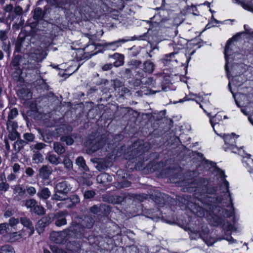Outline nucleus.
<instances>
[{
	"label": "nucleus",
	"mask_w": 253,
	"mask_h": 253,
	"mask_svg": "<svg viewBox=\"0 0 253 253\" xmlns=\"http://www.w3.org/2000/svg\"><path fill=\"white\" fill-rule=\"evenodd\" d=\"M225 176L224 172L222 170V187L224 186L226 190L224 199L222 198V201H224L222 202V217L229 218V219H222V230H226L228 232V235L222 237V239L233 243L235 240L230 236L231 232L236 231L237 227L234 225L235 223V209L229 190V182L225 179Z\"/></svg>",
	"instance_id": "1"
},
{
	"label": "nucleus",
	"mask_w": 253,
	"mask_h": 253,
	"mask_svg": "<svg viewBox=\"0 0 253 253\" xmlns=\"http://www.w3.org/2000/svg\"><path fill=\"white\" fill-rule=\"evenodd\" d=\"M72 233V230H66L62 232H53L50 234V238L52 241L56 243H63L69 238V236L71 235Z\"/></svg>",
	"instance_id": "2"
},
{
	"label": "nucleus",
	"mask_w": 253,
	"mask_h": 253,
	"mask_svg": "<svg viewBox=\"0 0 253 253\" xmlns=\"http://www.w3.org/2000/svg\"><path fill=\"white\" fill-rule=\"evenodd\" d=\"M17 127V125L12 121H9L7 122V129L9 132L8 135L9 138L13 141L19 137V133L16 130Z\"/></svg>",
	"instance_id": "3"
},
{
	"label": "nucleus",
	"mask_w": 253,
	"mask_h": 253,
	"mask_svg": "<svg viewBox=\"0 0 253 253\" xmlns=\"http://www.w3.org/2000/svg\"><path fill=\"white\" fill-rule=\"evenodd\" d=\"M244 33V32H240L236 34L234 36H233L231 39L229 40L227 42V43L225 46V50H224V56L226 60H227V57L230 55V51L231 49L232 42L233 41H237L238 39L241 37V35Z\"/></svg>",
	"instance_id": "4"
},
{
	"label": "nucleus",
	"mask_w": 253,
	"mask_h": 253,
	"mask_svg": "<svg viewBox=\"0 0 253 253\" xmlns=\"http://www.w3.org/2000/svg\"><path fill=\"white\" fill-rule=\"evenodd\" d=\"M220 118L219 115L216 114L210 119L211 123L214 132L219 136L220 135L219 132L221 130V126L219 123Z\"/></svg>",
	"instance_id": "5"
},
{
	"label": "nucleus",
	"mask_w": 253,
	"mask_h": 253,
	"mask_svg": "<svg viewBox=\"0 0 253 253\" xmlns=\"http://www.w3.org/2000/svg\"><path fill=\"white\" fill-rule=\"evenodd\" d=\"M20 221L21 224L29 230L28 236L32 235L34 233V228L30 219L27 217H23L20 218Z\"/></svg>",
	"instance_id": "6"
},
{
	"label": "nucleus",
	"mask_w": 253,
	"mask_h": 253,
	"mask_svg": "<svg viewBox=\"0 0 253 253\" xmlns=\"http://www.w3.org/2000/svg\"><path fill=\"white\" fill-rule=\"evenodd\" d=\"M70 190V186L66 182H59L56 185L55 192H61V194H66Z\"/></svg>",
	"instance_id": "7"
},
{
	"label": "nucleus",
	"mask_w": 253,
	"mask_h": 253,
	"mask_svg": "<svg viewBox=\"0 0 253 253\" xmlns=\"http://www.w3.org/2000/svg\"><path fill=\"white\" fill-rule=\"evenodd\" d=\"M51 222V218L49 217H44L40 220L37 223L36 228L38 232H42V228Z\"/></svg>",
	"instance_id": "8"
},
{
	"label": "nucleus",
	"mask_w": 253,
	"mask_h": 253,
	"mask_svg": "<svg viewBox=\"0 0 253 253\" xmlns=\"http://www.w3.org/2000/svg\"><path fill=\"white\" fill-rule=\"evenodd\" d=\"M52 172V169L50 167L46 166H42L39 169V176L42 179H47Z\"/></svg>",
	"instance_id": "9"
},
{
	"label": "nucleus",
	"mask_w": 253,
	"mask_h": 253,
	"mask_svg": "<svg viewBox=\"0 0 253 253\" xmlns=\"http://www.w3.org/2000/svg\"><path fill=\"white\" fill-rule=\"evenodd\" d=\"M234 136L235 134L234 133H232L231 135H224L223 136L225 144L226 145V147H225V149L231 147L235 143Z\"/></svg>",
	"instance_id": "10"
},
{
	"label": "nucleus",
	"mask_w": 253,
	"mask_h": 253,
	"mask_svg": "<svg viewBox=\"0 0 253 253\" xmlns=\"http://www.w3.org/2000/svg\"><path fill=\"white\" fill-rule=\"evenodd\" d=\"M66 213L64 212H58L56 214L57 219L55 222V224L57 226H61L66 224V219L65 217V215Z\"/></svg>",
	"instance_id": "11"
},
{
	"label": "nucleus",
	"mask_w": 253,
	"mask_h": 253,
	"mask_svg": "<svg viewBox=\"0 0 253 253\" xmlns=\"http://www.w3.org/2000/svg\"><path fill=\"white\" fill-rule=\"evenodd\" d=\"M101 143V142H99L97 144L96 140H93L91 142L86 141L85 145L88 147L87 152L90 153L97 150L99 149V145Z\"/></svg>",
	"instance_id": "12"
},
{
	"label": "nucleus",
	"mask_w": 253,
	"mask_h": 253,
	"mask_svg": "<svg viewBox=\"0 0 253 253\" xmlns=\"http://www.w3.org/2000/svg\"><path fill=\"white\" fill-rule=\"evenodd\" d=\"M126 41L124 40H119L113 42L106 43L105 46L108 49L115 50L120 46V43H124Z\"/></svg>",
	"instance_id": "13"
},
{
	"label": "nucleus",
	"mask_w": 253,
	"mask_h": 253,
	"mask_svg": "<svg viewBox=\"0 0 253 253\" xmlns=\"http://www.w3.org/2000/svg\"><path fill=\"white\" fill-rule=\"evenodd\" d=\"M50 191L47 188H43L38 192L37 195L40 199L46 200L50 197Z\"/></svg>",
	"instance_id": "14"
},
{
	"label": "nucleus",
	"mask_w": 253,
	"mask_h": 253,
	"mask_svg": "<svg viewBox=\"0 0 253 253\" xmlns=\"http://www.w3.org/2000/svg\"><path fill=\"white\" fill-rule=\"evenodd\" d=\"M207 96H205L204 98L203 96H197L196 95V101L198 102L199 101H201L203 102V104H200V107L202 108L205 112H207V111L205 110L204 106L207 109H209V108L211 106V105L208 102H207Z\"/></svg>",
	"instance_id": "15"
},
{
	"label": "nucleus",
	"mask_w": 253,
	"mask_h": 253,
	"mask_svg": "<svg viewBox=\"0 0 253 253\" xmlns=\"http://www.w3.org/2000/svg\"><path fill=\"white\" fill-rule=\"evenodd\" d=\"M9 229L8 224L4 223L0 224V234L3 237L9 235Z\"/></svg>",
	"instance_id": "16"
},
{
	"label": "nucleus",
	"mask_w": 253,
	"mask_h": 253,
	"mask_svg": "<svg viewBox=\"0 0 253 253\" xmlns=\"http://www.w3.org/2000/svg\"><path fill=\"white\" fill-rule=\"evenodd\" d=\"M23 236V233L22 231H20L18 232L10 233L8 237L11 241L14 242L20 239Z\"/></svg>",
	"instance_id": "17"
},
{
	"label": "nucleus",
	"mask_w": 253,
	"mask_h": 253,
	"mask_svg": "<svg viewBox=\"0 0 253 253\" xmlns=\"http://www.w3.org/2000/svg\"><path fill=\"white\" fill-rule=\"evenodd\" d=\"M115 58H117L118 60L114 62V65L115 67H119L122 65L124 64V57L123 55L119 53H115L113 55Z\"/></svg>",
	"instance_id": "18"
},
{
	"label": "nucleus",
	"mask_w": 253,
	"mask_h": 253,
	"mask_svg": "<svg viewBox=\"0 0 253 253\" xmlns=\"http://www.w3.org/2000/svg\"><path fill=\"white\" fill-rule=\"evenodd\" d=\"M52 199L57 201L66 200L69 202L70 201V200L67 198V196L66 194H61V192H55V194L53 195Z\"/></svg>",
	"instance_id": "19"
},
{
	"label": "nucleus",
	"mask_w": 253,
	"mask_h": 253,
	"mask_svg": "<svg viewBox=\"0 0 253 253\" xmlns=\"http://www.w3.org/2000/svg\"><path fill=\"white\" fill-rule=\"evenodd\" d=\"M76 164L82 169L84 170H87V167L85 164V161L82 157H80L76 161Z\"/></svg>",
	"instance_id": "20"
},
{
	"label": "nucleus",
	"mask_w": 253,
	"mask_h": 253,
	"mask_svg": "<svg viewBox=\"0 0 253 253\" xmlns=\"http://www.w3.org/2000/svg\"><path fill=\"white\" fill-rule=\"evenodd\" d=\"M0 253H15V251L12 246L5 245L0 248Z\"/></svg>",
	"instance_id": "21"
},
{
	"label": "nucleus",
	"mask_w": 253,
	"mask_h": 253,
	"mask_svg": "<svg viewBox=\"0 0 253 253\" xmlns=\"http://www.w3.org/2000/svg\"><path fill=\"white\" fill-rule=\"evenodd\" d=\"M3 180H5L4 177L2 176L0 177V191L5 192L7 191L9 188V184L7 183Z\"/></svg>",
	"instance_id": "22"
},
{
	"label": "nucleus",
	"mask_w": 253,
	"mask_h": 253,
	"mask_svg": "<svg viewBox=\"0 0 253 253\" xmlns=\"http://www.w3.org/2000/svg\"><path fill=\"white\" fill-rule=\"evenodd\" d=\"M247 159L245 161L247 164V168L249 172L253 171V160L250 158L251 155L246 154Z\"/></svg>",
	"instance_id": "23"
},
{
	"label": "nucleus",
	"mask_w": 253,
	"mask_h": 253,
	"mask_svg": "<svg viewBox=\"0 0 253 253\" xmlns=\"http://www.w3.org/2000/svg\"><path fill=\"white\" fill-rule=\"evenodd\" d=\"M53 148L54 151L59 155L63 154L65 151L64 147L59 142L54 143Z\"/></svg>",
	"instance_id": "24"
},
{
	"label": "nucleus",
	"mask_w": 253,
	"mask_h": 253,
	"mask_svg": "<svg viewBox=\"0 0 253 253\" xmlns=\"http://www.w3.org/2000/svg\"><path fill=\"white\" fill-rule=\"evenodd\" d=\"M144 69L145 72L148 73H151L154 71V65L150 61H146L144 64Z\"/></svg>",
	"instance_id": "25"
},
{
	"label": "nucleus",
	"mask_w": 253,
	"mask_h": 253,
	"mask_svg": "<svg viewBox=\"0 0 253 253\" xmlns=\"http://www.w3.org/2000/svg\"><path fill=\"white\" fill-rule=\"evenodd\" d=\"M48 160L50 163L54 165H58L60 163L59 157L53 154H49L48 155Z\"/></svg>",
	"instance_id": "26"
},
{
	"label": "nucleus",
	"mask_w": 253,
	"mask_h": 253,
	"mask_svg": "<svg viewBox=\"0 0 253 253\" xmlns=\"http://www.w3.org/2000/svg\"><path fill=\"white\" fill-rule=\"evenodd\" d=\"M37 205V202L34 199H29L25 201V205L28 209H30L32 210L35 208Z\"/></svg>",
	"instance_id": "27"
},
{
	"label": "nucleus",
	"mask_w": 253,
	"mask_h": 253,
	"mask_svg": "<svg viewBox=\"0 0 253 253\" xmlns=\"http://www.w3.org/2000/svg\"><path fill=\"white\" fill-rule=\"evenodd\" d=\"M32 211L39 215H42L45 213L44 209L41 206L37 205Z\"/></svg>",
	"instance_id": "28"
},
{
	"label": "nucleus",
	"mask_w": 253,
	"mask_h": 253,
	"mask_svg": "<svg viewBox=\"0 0 253 253\" xmlns=\"http://www.w3.org/2000/svg\"><path fill=\"white\" fill-rule=\"evenodd\" d=\"M232 150V152L234 153H238L239 155H240L242 157H244V151H242V147L237 148L236 146L233 145L232 146L229 148Z\"/></svg>",
	"instance_id": "29"
},
{
	"label": "nucleus",
	"mask_w": 253,
	"mask_h": 253,
	"mask_svg": "<svg viewBox=\"0 0 253 253\" xmlns=\"http://www.w3.org/2000/svg\"><path fill=\"white\" fill-rule=\"evenodd\" d=\"M43 160V159L41 154L39 153H36L34 154L33 157V160L35 163L38 164L39 163H42Z\"/></svg>",
	"instance_id": "30"
},
{
	"label": "nucleus",
	"mask_w": 253,
	"mask_h": 253,
	"mask_svg": "<svg viewBox=\"0 0 253 253\" xmlns=\"http://www.w3.org/2000/svg\"><path fill=\"white\" fill-rule=\"evenodd\" d=\"M241 5L244 9L253 12V0L247 3L242 2Z\"/></svg>",
	"instance_id": "31"
},
{
	"label": "nucleus",
	"mask_w": 253,
	"mask_h": 253,
	"mask_svg": "<svg viewBox=\"0 0 253 253\" xmlns=\"http://www.w3.org/2000/svg\"><path fill=\"white\" fill-rule=\"evenodd\" d=\"M18 115V111L16 108H13L11 110L10 113L8 115V121H11V120L15 118Z\"/></svg>",
	"instance_id": "32"
},
{
	"label": "nucleus",
	"mask_w": 253,
	"mask_h": 253,
	"mask_svg": "<svg viewBox=\"0 0 253 253\" xmlns=\"http://www.w3.org/2000/svg\"><path fill=\"white\" fill-rule=\"evenodd\" d=\"M109 177V175L107 173H102L97 176L96 180L98 182L104 183L105 179H108Z\"/></svg>",
	"instance_id": "33"
},
{
	"label": "nucleus",
	"mask_w": 253,
	"mask_h": 253,
	"mask_svg": "<svg viewBox=\"0 0 253 253\" xmlns=\"http://www.w3.org/2000/svg\"><path fill=\"white\" fill-rule=\"evenodd\" d=\"M174 53H170L169 54L165 55L163 58L164 63L167 64L168 61L172 60V59H174Z\"/></svg>",
	"instance_id": "34"
},
{
	"label": "nucleus",
	"mask_w": 253,
	"mask_h": 253,
	"mask_svg": "<svg viewBox=\"0 0 253 253\" xmlns=\"http://www.w3.org/2000/svg\"><path fill=\"white\" fill-rule=\"evenodd\" d=\"M61 140L63 142H65L67 145H71L74 142L73 138L68 136H62L61 138Z\"/></svg>",
	"instance_id": "35"
},
{
	"label": "nucleus",
	"mask_w": 253,
	"mask_h": 253,
	"mask_svg": "<svg viewBox=\"0 0 253 253\" xmlns=\"http://www.w3.org/2000/svg\"><path fill=\"white\" fill-rule=\"evenodd\" d=\"M19 223V220L17 218H15L14 217H12L9 220V223L8 224L9 226L13 228L14 229H16L15 226H16Z\"/></svg>",
	"instance_id": "36"
},
{
	"label": "nucleus",
	"mask_w": 253,
	"mask_h": 253,
	"mask_svg": "<svg viewBox=\"0 0 253 253\" xmlns=\"http://www.w3.org/2000/svg\"><path fill=\"white\" fill-rule=\"evenodd\" d=\"M42 14V9L40 8H37L35 9L33 18L37 20L41 17Z\"/></svg>",
	"instance_id": "37"
},
{
	"label": "nucleus",
	"mask_w": 253,
	"mask_h": 253,
	"mask_svg": "<svg viewBox=\"0 0 253 253\" xmlns=\"http://www.w3.org/2000/svg\"><path fill=\"white\" fill-rule=\"evenodd\" d=\"M45 144L42 143H38L35 145H32L31 146V149L34 152V149L41 150L45 147Z\"/></svg>",
	"instance_id": "38"
},
{
	"label": "nucleus",
	"mask_w": 253,
	"mask_h": 253,
	"mask_svg": "<svg viewBox=\"0 0 253 253\" xmlns=\"http://www.w3.org/2000/svg\"><path fill=\"white\" fill-rule=\"evenodd\" d=\"M23 137L28 142H32L35 138L34 135L29 133H26L24 134Z\"/></svg>",
	"instance_id": "39"
},
{
	"label": "nucleus",
	"mask_w": 253,
	"mask_h": 253,
	"mask_svg": "<svg viewBox=\"0 0 253 253\" xmlns=\"http://www.w3.org/2000/svg\"><path fill=\"white\" fill-rule=\"evenodd\" d=\"M63 164L65 167L68 169H70L72 168V162L68 158H65L64 159Z\"/></svg>",
	"instance_id": "40"
},
{
	"label": "nucleus",
	"mask_w": 253,
	"mask_h": 253,
	"mask_svg": "<svg viewBox=\"0 0 253 253\" xmlns=\"http://www.w3.org/2000/svg\"><path fill=\"white\" fill-rule=\"evenodd\" d=\"M95 192L92 190L86 191L84 194V197L86 199H90L94 197Z\"/></svg>",
	"instance_id": "41"
},
{
	"label": "nucleus",
	"mask_w": 253,
	"mask_h": 253,
	"mask_svg": "<svg viewBox=\"0 0 253 253\" xmlns=\"http://www.w3.org/2000/svg\"><path fill=\"white\" fill-rule=\"evenodd\" d=\"M65 127H66V126L65 125H62L61 127L56 129V133H54V135L56 137H57L60 134H61L62 132H64Z\"/></svg>",
	"instance_id": "42"
},
{
	"label": "nucleus",
	"mask_w": 253,
	"mask_h": 253,
	"mask_svg": "<svg viewBox=\"0 0 253 253\" xmlns=\"http://www.w3.org/2000/svg\"><path fill=\"white\" fill-rule=\"evenodd\" d=\"M26 190L27 193L31 195H35L36 193V189L33 186H27Z\"/></svg>",
	"instance_id": "43"
},
{
	"label": "nucleus",
	"mask_w": 253,
	"mask_h": 253,
	"mask_svg": "<svg viewBox=\"0 0 253 253\" xmlns=\"http://www.w3.org/2000/svg\"><path fill=\"white\" fill-rule=\"evenodd\" d=\"M7 39V32L5 31H0V40L5 41Z\"/></svg>",
	"instance_id": "44"
},
{
	"label": "nucleus",
	"mask_w": 253,
	"mask_h": 253,
	"mask_svg": "<svg viewBox=\"0 0 253 253\" xmlns=\"http://www.w3.org/2000/svg\"><path fill=\"white\" fill-rule=\"evenodd\" d=\"M153 211H154V210H150L149 213L150 215H147V216L148 218H150L153 220H155V219H157V218L159 216H158V213H155V214H153V212H154Z\"/></svg>",
	"instance_id": "45"
},
{
	"label": "nucleus",
	"mask_w": 253,
	"mask_h": 253,
	"mask_svg": "<svg viewBox=\"0 0 253 253\" xmlns=\"http://www.w3.org/2000/svg\"><path fill=\"white\" fill-rule=\"evenodd\" d=\"M51 250L53 253H66L62 250L56 247H52Z\"/></svg>",
	"instance_id": "46"
},
{
	"label": "nucleus",
	"mask_w": 253,
	"mask_h": 253,
	"mask_svg": "<svg viewBox=\"0 0 253 253\" xmlns=\"http://www.w3.org/2000/svg\"><path fill=\"white\" fill-rule=\"evenodd\" d=\"M26 173L29 176H32L34 173V170L31 168H28L26 169Z\"/></svg>",
	"instance_id": "47"
},
{
	"label": "nucleus",
	"mask_w": 253,
	"mask_h": 253,
	"mask_svg": "<svg viewBox=\"0 0 253 253\" xmlns=\"http://www.w3.org/2000/svg\"><path fill=\"white\" fill-rule=\"evenodd\" d=\"M23 12L22 8L19 6H16L14 9V12L17 15H20Z\"/></svg>",
	"instance_id": "48"
},
{
	"label": "nucleus",
	"mask_w": 253,
	"mask_h": 253,
	"mask_svg": "<svg viewBox=\"0 0 253 253\" xmlns=\"http://www.w3.org/2000/svg\"><path fill=\"white\" fill-rule=\"evenodd\" d=\"M12 9L13 6L11 4L6 5L4 8V11L6 12H10L12 10Z\"/></svg>",
	"instance_id": "49"
},
{
	"label": "nucleus",
	"mask_w": 253,
	"mask_h": 253,
	"mask_svg": "<svg viewBox=\"0 0 253 253\" xmlns=\"http://www.w3.org/2000/svg\"><path fill=\"white\" fill-rule=\"evenodd\" d=\"M90 210L91 212L95 213L99 211V209L97 206H94L90 208Z\"/></svg>",
	"instance_id": "50"
},
{
	"label": "nucleus",
	"mask_w": 253,
	"mask_h": 253,
	"mask_svg": "<svg viewBox=\"0 0 253 253\" xmlns=\"http://www.w3.org/2000/svg\"><path fill=\"white\" fill-rule=\"evenodd\" d=\"M112 67V65L111 64H106V65H104V66H103L102 67V69L104 71H107L108 70L111 69Z\"/></svg>",
	"instance_id": "51"
},
{
	"label": "nucleus",
	"mask_w": 253,
	"mask_h": 253,
	"mask_svg": "<svg viewBox=\"0 0 253 253\" xmlns=\"http://www.w3.org/2000/svg\"><path fill=\"white\" fill-rule=\"evenodd\" d=\"M39 68V64H36L33 65V64H32L31 63H30L28 66V68L29 69H31V70H33L34 69H37V68Z\"/></svg>",
	"instance_id": "52"
},
{
	"label": "nucleus",
	"mask_w": 253,
	"mask_h": 253,
	"mask_svg": "<svg viewBox=\"0 0 253 253\" xmlns=\"http://www.w3.org/2000/svg\"><path fill=\"white\" fill-rule=\"evenodd\" d=\"M20 169V166L18 164H15L13 167V170L14 172H17Z\"/></svg>",
	"instance_id": "53"
},
{
	"label": "nucleus",
	"mask_w": 253,
	"mask_h": 253,
	"mask_svg": "<svg viewBox=\"0 0 253 253\" xmlns=\"http://www.w3.org/2000/svg\"><path fill=\"white\" fill-rule=\"evenodd\" d=\"M72 200H74L73 202L76 203H79L80 201L79 198L77 196H74L72 198Z\"/></svg>",
	"instance_id": "54"
},
{
	"label": "nucleus",
	"mask_w": 253,
	"mask_h": 253,
	"mask_svg": "<svg viewBox=\"0 0 253 253\" xmlns=\"http://www.w3.org/2000/svg\"><path fill=\"white\" fill-rule=\"evenodd\" d=\"M212 26H213V25L211 24V23H210L206 25L205 29H209V28H210Z\"/></svg>",
	"instance_id": "55"
},
{
	"label": "nucleus",
	"mask_w": 253,
	"mask_h": 253,
	"mask_svg": "<svg viewBox=\"0 0 253 253\" xmlns=\"http://www.w3.org/2000/svg\"><path fill=\"white\" fill-rule=\"evenodd\" d=\"M3 57V54L2 52L0 50V60H1Z\"/></svg>",
	"instance_id": "56"
},
{
	"label": "nucleus",
	"mask_w": 253,
	"mask_h": 253,
	"mask_svg": "<svg viewBox=\"0 0 253 253\" xmlns=\"http://www.w3.org/2000/svg\"><path fill=\"white\" fill-rule=\"evenodd\" d=\"M36 58L38 60H42L43 59V57H41V55H39V56H36Z\"/></svg>",
	"instance_id": "57"
},
{
	"label": "nucleus",
	"mask_w": 253,
	"mask_h": 253,
	"mask_svg": "<svg viewBox=\"0 0 253 253\" xmlns=\"http://www.w3.org/2000/svg\"><path fill=\"white\" fill-rule=\"evenodd\" d=\"M210 4H211V3L209 2H205L204 3V5H206V6H208L209 7H210Z\"/></svg>",
	"instance_id": "58"
},
{
	"label": "nucleus",
	"mask_w": 253,
	"mask_h": 253,
	"mask_svg": "<svg viewBox=\"0 0 253 253\" xmlns=\"http://www.w3.org/2000/svg\"><path fill=\"white\" fill-rule=\"evenodd\" d=\"M130 185V183L128 182H126V183H125L124 185H123L124 187H128Z\"/></svg>",
	"instance_id": "59"
},
{
	"label": "nucleus",
	"mask_w": 253,
	"mask_h": 253,
	"mask_svg": "<svg viewBox=\"0 0 253 253\" xmlns=\"http://www.w3.org/2000/svg\"><path fill=\"white\" fill-rule=\"evenodd\" d=\"M248 119L249 121L253 125V120L252 117H249Z\"/></svg>",
	"instance_id": "60"
},
{
	"label": "nucleus",
	"mask_w": 253,
	"mask_h": 253,
	"mask_svg": "<svg viewBox=\"0 0 253 253\" xmlns=\"http://www.w3.org/2000/svg\"><path fill=\"white\" fill-rule=\"evenodd\" d=\"M79 226L78 225H77L75 226V227H73V230H76L78 228H79Z\"/></svg>",
	"instance_id": "61"
},
{
	"label": "nucleus",
	"mask_w": 253,
	"mask_h": 253,
	"mask_svg": "<svg viewBox=\"0 0 253 253\" xmlns=\"http://www.w3.org/2000/svg\"><path fill=\"white\" fill-rule=\"evenodd\" d=\"M9 215H10V213H9V211H6L5 214V216H9Z\"/></svg>",
	"instance_id": "62"
},
{
	"label": "nucleus",
	"mask_w": 253,
	"mask_h": 253,
	"mask_svg": "<svg viewBox=\"0 0 253 253\" xmlns=\"http://www.w3.org/2000/svg\"><path fill=\"white\" fill-rule=\"evenodd\" d=\"M44 253H50V252L48 250H44Z\"/></svg>",
	"instance_id": "63"
},
{
	"label": "nucleus",
	"mask_w": 253,
	"mask_h": 253,
	"mask_svg": "<svg viewBox=\"0 0 253 253\" xmlns=\"http://www.w3.org/2000/svg\"><path fill=\"white\" fill-rule=\"evenodd\" d=\"M91 226H92V223H91V224H90V225H86V227H87V228H89V227H90Z\"/></svg>",
	"instance_id": "64"
}]
</instances>
